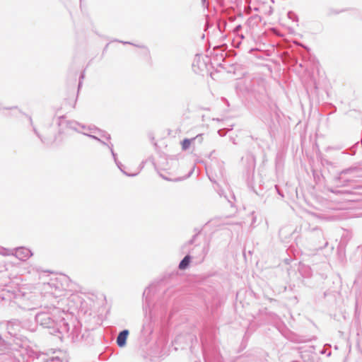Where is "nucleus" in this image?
Returning a JSON list of instances; mask_svg holds the SVG:
<instances>
[{"label": "nucleus", "mask_w": 362, "mask_h": 362, "mask_svg": "<svg viewBox=\"0 0 362 362\" xmlns=\"http://www.w3.org/2000/svg\"><path fill=\"white\" fill-rule=\"evenodd\" d=\"M190 262V257L187 255L185 258L181 261L179 264L180 269H185L189 264Z\"/></svg>", "instance_id": "3"}, {"label": "nucleus", "mask_w": 362, "mask_h": 362, "mask_svg": "<svg viewBox=\"0 0 362 362\" xmlns=\"http://www.w3.org/2000/svg\"><path fill=\"white\" fill-rule=\"evenodd\" d=\"M128 334V330H124L119 334L117 339V343L119 347H122L126 344V340Z\"/></svg>", "instance_id": "2"}, {"label": "nucleus", "mask_w": 362, "mask_h": 362, "mask_svg": "<svg viewBox=\"0 0 362 362\" xmlns=\"http://www.w3.org/2000/svg\"><path fill=\"white\" fill-rule=\"evenodd\" d=\"M195 139H196V137H195V138H193V139H185L182 141V143H181L182 149L183 151H185V150H187V148H189V146H191V144H192V141H193Z\"/></svg>", "instance_id": "4"}, {"label": "nucleus", "mask_w": 362, "mask_h": 362, "mask_svg": "<svg viewBox=\"0 0 362 362\" xmlns=\"http://www.w3.org/2000/svg\"><path fill=\"white\" fill-rule=\"evenodd\" d=\"M16 255L20 259L25 260L29 258L32 254L28 249L25 247H20L16 250Z\"/></svg>", "instance_id": "1"}]
</instances>
